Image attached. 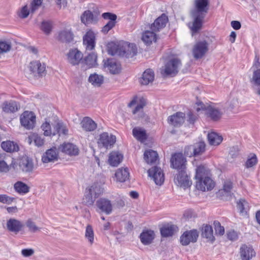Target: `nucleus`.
Masks as SVG:
<instances>
[{"mask_svg":"<svg viewBox=\"0 0 260 260\" xmlns=\"http://www.w3.org/2000/svg\"><path fill=\"white\" fill-rule=\"evenodd\" d=\"M1 146L5 151L8 152L17 151L19 150L18 145L10 141L2 142Z\"/></svg>","mask_w":260,"mask_h":260,"instance_id":"41","label":"nucleus"},{"mask_svg":"<svg viewBox=\"0 0 260 260\" xmlns=\"http://www.w3.org/2000/svg\"><path fill=\"white\" fill-rule=\"evenodd\" d=\"M83 42L87 50H92L93 49L95 44V36L94 33L91 30L88 31L83 37Z\"/></svg>","mask_w":260,"mask_h":260,"instance_id":"18","label":"nucleus"},{"mask_svg":"<svg viewBox=\"0 0 260 260\" xmlns=\"http://www.w3.org/2000/svg\"><path fill=\"white\" fill-rule=\"evenodd\" d=\"M41 128L44 131V135L45 136H50L53 135L50 123L47 120L42 124Z\"/></svg>","mask_w":260,"mask_h":260,"instance_id":"54","label":"nucleus"},{"mask_svg":"<svg viewBox=\"0 0 260 260\" xmlns=\"http://www.w3.org/2000/svg\"><path fill=\"white\" fill-rule=\"evenodd\" d=\"M30 71L35 77H42L46 74V66L44 63H41L39 61H33L29 64Z\"/></svg>","mask_w":260,"mask_h":260,"instance_id":"12","label":"nucleus"},{"mask_svg":"<svg viewBox=\"0 0 260 260\" xmlns=\"http://www.w3.org/2000/svg\"><path fill=\"white\" fill-rule=\"evenodd\" d=\"M149 176L151 177L156 184L161 185L165 180L164 174L160 168L155 166L148 171Z\"/></svg>","mask_w":260,"mask_h":260,"instance_id":"9","label":"nucleus"},{"mask_svg":"<svg viewBox=\"0 0 260 260\" xmlns=\"http://www.w3.org/2000/svg\"><path fill=\"white\" fill-rule=\"evenodd\" d=\"M97 55L95 53H91L85 57L83 61L88 68L95 67L97 64Z\"/></svg>","mask_w":260,"mask_h":260,"instance_id":"43","label":"nucleus"},{"mask_svg":"<svg viewBox=\"0 0 260 260\" xmlns=\"http://www.w3.org/2000/svg\"><path fill=\"white\" fill-rule=\"evenodd\" d=\"M61 151L69 155H77L79 153L78 147L72 143H63L61 146Z\"/></svg>","mask_w":260,"mask_h":260,"instance_id":"26","label":"nucleus"},{"mask_svg":"<svg viewBox=\"0 0 260 260\" xmlns=\"http://www.w3.org/2000/svg\"><path fill=\"white\" fill-rule=\"evenodd\" d=\"M175 183L180 187L186 188L190 186L191 181L185 170L179 171L174 178Z\"/></svg>","mask_w":260,"mask_h":260,"instance_id":"8","label":"nucleus"},{"mask_svg":"<svg viewBox=\"0 0 260 260\" xmlns=\"http://www.w3.org/2000/svg\"><path fill=\"white\" fill-rule=\"evenodd\" d=\"M116 142V137L114 135L109 134L104 132L99 136L98 143L100 146L108 148L109 146L111 147Z\"/></svg>","mask_w":260,"mask_h":260,"instance_id":"14","label":"nucleus"},{"mask_svg":"<svg viewBox=\"0 0 260 260\" xmlns=\"http://www.w3.org/2000/svg\"><path fill=\"white\" fill-rule=\"evenodd\" d=\"M214 225L215 228V233L216 235L222 236L224 233V228L222 226L220 222L218 221L214 222Z\"/></svg>","mask_w":260,"mask_h":260,"instance_id":"57","label":"nucleus"},{"mask_svg":"<svg viewBox=\"0 0 260 260\" xmlns=\"http://www.w3.org/2000/svg\"><path fill=\"white\" fill-rule=\"evenodd\" d=\"M227 237L231 241H235L238 239V234L234 230H231L227 232Z\"/></svg>","mask_w":260,"mask_h":260,"instance_id":"64","label":"nucleus"},{"mask_svg":"<svg viewBox=\"0 0 260 260\" xmlns=\"http://www.w3.org/2000/svg\"><path fill=\"white\" fill-rule=\"evenodd\" d=\"M97 207L103 212L107 214L111 213L112 210V206L111 201L105 198H101L96 202Z\"/></svg>","mask_w":260,"mask_h":260,"instance_id":"24","label":"nucleus"},{"mask_svg":"<svg viewBox=\"0 0 260 260\" xmlns=\"http://www.w3.org/2000/svg\"><path fill=\"white\" fill-rule=\"evenodd\" d=\"M156 35L153 31L146 30L142 36V40L147 45H150L153 42H156Z\"/></svg>","mask_w":260,"mask_h":260,"instance_id":"35","label":"nucleus"},{"mask_svg":"<svg viewBox=\"0 0 260 260\" xmlns=\"http://www.w3.org/2000/svg\"><path fill=\"white\" fill-rule=\"evenodd\" d=\"M91 189V194L92 196L98 198L104 191L103 188L98 183H94L85 189V191H89Z\"/></svg>","mask_w":260,"mask_h":260,"instance_id":"42","label":"nucleus"},{"mask_svg":"<svg viewBox=\"0 0 260 260\" xmlns=\"http://www.w3.org/2000/svg\"><path fill=\"white\" fill-rule=\"evenodd\" d=\"M248 207V203L244 199H240L237 202V208L241 213L246 212Z\"/></svg>","mask_w":260,"mask_h":260,"instance_id":"55","label":"nucleus"},{"mask_svg":"<svg viewBox=\"0 0 260 260\" xmlns=\"http://www.w3.org/2000/svg\"><path fill=\"white\" fill-rule=\"evenodd\" d=\"M54 128L55 129L56 132L53 133V135H55L56 134L63 135H67L68 133V129L66 125L61 122H58L55 125Z\"/></svg>","mask_w":260,"mask_h":260,"instance_id":"48","label":"nucleus"},{"mask_svg":"<svg viewBox=\"0 0 260 260\" xmlns=\"http://www.w3.org/2000/svg\"><path fill=\"white\" fill-rule=\"evenodd\" d=\"M208 50V44L206 41H201L196 43L192 49V54L194 58H202Z\"/></svg>","mask_w":260,"mask_h":260,"instance_id":"7","label":"nucleus"},{"mask_svg":"<svg viewBox=\"0 0 260 260\" xmlns=\"http://www.w3.org/2000/svg\"><path fill=\"white\" fill-rule=\"evenodd\" d=\"M197 111L199 112L201 110H206V115L212 120L217 121L221 117L222 113L218 109L211 106H206L202 102L197 103Z\"/></svg>","mask_w":260,"mask_h":260,"instance_id":"4","label":"nucleus"},{"mask_svg":"<svg viewBox=\"0 0 260 260\" xmlns=\"http://www.w3.org/2000/svg\"><path fill=\"white\" fill-rule=\"evenodd\" d=\"M123 155L118 152L113 151L109 154L108 161L113 167L117 166L122 161Z\"/></svg>","mask_w":260,"mask_h":260,"instance_id":"33","label":"nucleus"},{"mask_svg":"<svg viewBox=\"0 0 260 260\" xmlns=\"http://www.w3.org/2000/svg\"><path fill=\"white\" fill-rule=\"evenodd\" d=\"M155 237V234L152 230L143 231L140 235L141 242L145 245L151 244Z\"/></svg>","mask_w":260,"mask_h":260,"instance_id":"28","label":"nucleus"},{"mask_svg":"<svg viewBox=\"0 0 260 260\" xmlns=\"http://www.w3.org/2000/svg\"><path fill=\"white\" fill-rule=\"evenodd\" d=\"M7 226L9 231L17 234L23 227L22 223L15 219L11 218L7 221Z\"/></svg>","mask_w":260,"mask_h":260,"instance_id":"25","label":"nucleus"},{"mask_svg":"<svg viewBox=\"0 0 260 260\" xmlns=\"http://www.w3.org/2000/svg\"><path fill=\"white\" fill-rule=\"evenodd\" d=\"M26 225L28 228L29 231L32 233H35L40 230V228H38L31 219H28L26 222Z\"/></svg>","mask_w":260,"mask_h":260,"instance_id":"58","label":"nucleus"},{"mask_svg":"<svg viewBox=\"0 0 260 260\" xmlns=\"http://www.w3.org/2000/svg\"><path fill=\"white\" fill-rule=\"evenodd\" d=\"M222 188L219 190L218 195L221 197H232L234 193L233 190L234 188V183L233 180L231 178H227L223 181Z\"/></svg>","mask_w":260,"mask_h":260,"instance_id":"11","label":"nucleus"},{"mask_svg":"<svg viewBox=\"0 0 260 260\" xmlns=\"http://www.w3.org/2000/svg\"><path fill=\"white\" fill-rule=\"evenodd\" d=\"M34 166L32 159L27 156L22 157L20 160L19 167L24 172H31L34 169Z\"/></svg>","mask_w":260,"mask_h":260,"instance_id":"20","label":"nucleus"},{"mask_svg":"<svg viewBox=\"0 0 260 260\" xmlns=\"http://www.w3.org/2000/svg\"><path fill=\"white\" fill-rule=\"evenodd\" d=\"M85 237L88 241L89 244L92 245L94 243V235L92 227L90 224H88L86 226Z\"/></svg>","mask_w":260,"mask_h":260,"instance_id":"47","label":"nucleus"},{"mask_svg":"<svg viewBox=\"0 0 260 260\" xmlns=\"http://www.w3.org/2000/svg\"><path fill=\"white\" fill-rule=\"evenodd\" d=\"M90 192L91 190L89 191H85L84 196L83 199V203L87 206L92 205L97 198L96 197L92 196Z\"/></svg>","mask_w":260,"mask_h":260,"instance_id":"49","label":"nucleus"},{"mask_svg":"<svg viewBox=\"0 0 260 260\" xmlns=\"http://www.w3.org/2000/svg\"><path fill=\"white\" fill-rule=\"evenodd\" d=\"M208 170L203 166H199L196 169V178L198 179L207 176Z\"/></svg>","mask_w":260,"mask_h":260,"instance_id":"53","label":"nucleus"},{"mask_svg":"<svg viewBox=\"0 0 260 260\" xmlns=\"http://www.w3.org/2000/svg\"><path fill=\"white\" fill-rule=\"evenodd\" d=\"M133 135L136 139L141 142H144L147 138L145 130L140 127H135L133 129Z\"/></svg>","mask_w":260,"mask_h":260,"instance_id":"37","label":"nucleus"},{"mask_svg":"<svg viewBox=\"0 0 260 260\" xmlns=\"http://www.w3.org/2000/svg\"><path fill=\"white\" fill-rule=\"evenodd\" d=\"M250 82L255 86H260V68L253 70Z\"/></svg>","mask_w":260,"mask_h":260,"instance_id":"46","label":"nucleus"},{"mask_svg":"<svg viewBox=\"0 0 260 260\" xmlns=\"http://www.w3.org/2000/svg\"><path fill=\"white\" fill-rule=\"evenodd\" d=\"M209 0H195L194 10L191 13L194 19L191 27L193 32H196L201 28L203 20L209 10Z\"/></svg>","mask_w":260,"mask_h":260,"instance_id":"1","label":"nucleus"},{"mask_svg":"<svg viewBox=\"0 0 260 260\" xmlns=\"http://www.w3.org/2000/svg\"><path fill=\"white\" fill-rule=\"evenodd\" d=\"M20 123L27 129H32L35 126L36 115L31 111H24L20 116Z\"/></svg>","mask_w":260,"mask_h":260,"instance_id":"5","label":"nucleus"},{"mask_svg":"<svg viewBox=\"0 0 260 260\" xmlns=\"http://www.w3.org/2000/svg\"><path fill=\"white\" fill-rule=\"evenodd\" d=\"M185 114L181 112H178L168 118V123L174 127H180L184 122Z\"/></svg>","mask_w":260,"mask_h":260,"instance_id":"15","label":"nucleus"},{"mask_svg":"<svg viewBox=\"0 0 260 260\" xmlns=\"http://www.w3.org/2000/svg\"><path fill=\"white\" fill-rule=\"evenodd\" d=\"M198 236L199 234L196 230L186 231L180 237V243L182 245L187 246L190 242H196Z\"/></svg>","mask_w":260,"mask_h":260,"instance_id":"10","label":"nucleus"},{"mask_svg":"<svg viewBox=\"0 0 260 260\" xmlns=\"http://www.w3.org/2000/svg\"><path fill=\"white\" fill-rule=\"evenodd\" d=\"M205 144L203 142H200L193 145L196 156L203 153L205 150Z\"/></svg>","mask_w":260,"mask_h":260,"instance_id":"51","label":"nucleus"},{"mask_svg":"<svg viewBox=\"0 0 260 260\" xmlns=\"http://www.w3.org/2000/svg\"><path fill=\"white\" fill-rule=\"evenodd\" d=\"M117 181L124 182L129 179V173L127 168H119L115 173Z\"/></svg>","mask_w":260,"mask_h":260,"instance_id":"32","label":"nucleus"},{"mask_svg":"<svg viewBox=\"0 0 260 260\" xmlns=\"http://www.w3.org/2000/svg\"><path fill=\"white\" fill-rule=\"evenodd\" d=\"M208 140L210 145L217 146L222 142V137L215 132H211L208 135Z\"/></svg>","mask_w":260,"mask_h":260,"instance_id":"38","label":"nucleus"},{"mask_svg":"<svg viewBox=\"0 0 260 260\" xmlns=\"http://www.w3.org/2000/svg\"><path fill=\"white\" fill-rule=\"evenodd\" d=\"M177 227L173 224L164 225L160 229V233L162 237H168L172 236L177 231Z\"/></svg>","mask_w":260,"mask_h":260,"instance_id":"34","label":"nucleus"},{"mask_svg":"<svg viewBox=\"0 0 260 260\" xmlns=\"http://www.w3.org/2000/svg\"><path fill=\"white\" fill-rule=\"evenodd\" d=\"M196 187L202 191L210 190L214 187L213 181L209 177L205 176L197 179Z\"/></svg>","mask_w":260,"mask_h":260,"instance_id":"13","label":"nucleus"},{"mask_svg":"<svg viewBox=\"0 0 260 260\" xmlns=\"http://www.w3.org/2000/svg\"><path fill=\"white\" fill-rule=\"evenodd\" d=\"M88 81L94 86L99 87L104 82V77L102 75L94 73L90 75Z\"/></svg>","mask_w":260,"mask_h":260,"instance_id":"44","label":"nucleus"},{"mask_svg":"<svg viewBox=\"0 0 260 260\" xmlns=\"http://www.w3.org/2000/svg\"><path fill=\"white\" fill-rule=\"evenodd\" d=\"M41 28L45 34H50L52 29V22L50 21H43L42 22Z\"/></svg>","mask_w":260,"mask_h":260,"instance_id":"52","label":"nucleus"},{"mask_svg":"<svg viewBox=\"0 0 260 260\" xmlns=\"http://www.w3.org/2000/svg\"><path fill=\"white\" fill-rule=\"evenodd\" d=\"M58 39L62 42H70L73 39V35L70 30H63L59 32Z\"/></svg>","mask_w":260,"mask_h":260,"instance_id":"45","label":"nucleus"},{"mask_svg":"<svg viewBox=\"0 0 260 260\" xmlns=\"http://www.w3.org/2000/svg\"><path fill=\"white\" fill-rule=\"evenodd\" d=\"M185 154L188 157L196 156L194 154V148L193 145L187 146L184 150Z\"/></svg>","mask_w":260,"mask_h":260,"instance_id":"62","label":"nucleus"},{"mask_svg":"<svg viewBox=\"0 0 260 260\" xmlns=\"http://www.w3.org/2000/svg\"><path fill=\"white\" fill-rule=\"evenodd\" d=\"M58 154L55 148L48 150L42 156V160L44 163L53 162L57 160Z\"/></svg>","mask_w":260,"mask_h":260,"instance_id":"31","label":"nucleus"},{"mask_svg":"<svg viewBox=\"0 0 260 260\" xmlns=\"http://www.w3.org/2000/svg\"><path fill=\"white\" fill-rule=\"evenodd\" d=\"M202 236L211 242H213L215 240V238L213 236V229L211 225H205L203 226Z\"/></svg>","mask_w":260,"mask_h":260,"instance_id":"40","label":"nucleus"},{"mask_svg":"<svg viewBox=\"0 0 260 260\" xmlns=\"http://www.w3.org/2000/svg\"><path fill=\"white\" fill-rule=\"evenodd\" d=\"M83 58V54L77 49H71L67 54V60L73 66L79 63Z\"/></svg>","mask_w":260,"mask_h":260,"instance_id":"17","label":"nucleus"},{"mask_svg":"<svg viewBox=\"0 0 260 260\" xmlns=\"http://www.w3.org/2000/svg\"><path fill=\"white\" fill-rule=\"evenodd\" d=\"M154 79V73L150 69L145 70L139 78V82L141 85H147L151 84Z\"/></svg>","mask_w":260,"mask_h":260,"instance_id":"22","label":"nucleus"},{"mask_svg":"<svg viewBox=\"0 0 260 260\" xmlns=\"http://www.w3.org/2000/svg\"><path fill=\"white\" fill-rule=\"evenodd\" d=\"M29 13L30 11L28 10L27 6H25L21 9L19 16L22 18H25L28 16Z\"/></svg>","mask_w":260,"mask_h":260,"instance_id":"63","label":"nucleus"},{"mask_svg":"<svg viewBox=\"0 0 260 260\" xmlns=\"http://www.w3.org/2000/svg\"><path fill=\"white\" fill-rule=\"evenodd\" d=\"M19 108V105L14 101H5L2 105L3 110L6 113L15 112Z\"/></svg>","mask_w":260,"mask_h":260,"instance_id":"30","label":"nucleus"},{"mask_svg":"<svg viewBox=\"0 0 260 260\" xmlns=\"http://www.w3.org/2000/svg\"><path fill=\"white\" fill-rule=\"evenodd\" d=\"M257 162V157L255 154H252L251 157L248 158L246 163L245 167L247 168H249L255 166Z\"/></svg>","mask_w":260,"mask_h":260,"instance_id":"56","label":"nucleus"},{"mask_svg":"<svg viewBox=\"0 0 260 260\" xmlns=\"http://www.w3.org/2000/svg\"><path fill=\"white\" fill-rule=\"evenodd\" d=\"M168 21V18L166 15L162 14L160 17L157 18L151 25V30L155 32L159 31L166 26Z\"/></svg>","mask_w":260,"mask_h":260,"instance_id":"19","label":"nucleus"},{"mask_svg":"<svg viewBox=\"0 0 260 260\" xmlns=\"http://www.w3.org/2000/svg\"><path fill=\"white\" fill-rule=\"evenodd\" d=\"M14 200L15 198L6 194H0V202L3 204H10Z\"/></svg>","mask_w":260,"mask_h":260,"instance_id":"60","label":"nucleus"},{"mask_svg":"<svg viewBox=\"0 0 260 260\" xmlns=\"http://www.w3.org/2000/svg\"><path fill=\"white\" fill-rule=\"evenodd\" d=\"M109 54L112 55L125 56L126 58L132 57L137 53L136 45L133 43H124L116 44L114 43L109 44L108 46Z\"/></svg>","mask_w":260,"mask_h":260,"instance_id":"2","label":"nucleus"},{"mask_svg":"<svg viewBox=\"0 0 260 260\" xmlns=\"http://www.w3.org/2000/svg\"><path fill=\"white\" fill-rule=\"evenodd\" d=\"M255 255V252L251 247L245 244L241 246L240 255L242 260H250Z\"/></svg>","mask_w":260,"mask_h":260,"instance_id":"23","label":"nucleus"},{"mask_svg":"<svg viewBox=\"0 0 260 260\" xmlns=\"http://www.w3.org/2000/svg\"><path fill=\"white\" fill-rule=\"evenodd\" d=\"M11 47V43L9 41H0V54L9 52Z\"/></svg>","mask_w":260,"mask_h":260,"instance_id":"50","label":"nucleus"},{"mask_svg":"<svg viewBox=\"0 0 260 260\" xmlns=\"http://www.w3.org/2000/svg\"><path fill=\"white\" fill-rule=\"evenodd\" d=\"M186 158L181 153L174 154L171 158V166L179 171L185 170Z\"/></svg>","mask_w":260,"mask_h":260,"instance_id":"6","label":"nucleus"},{"mask_svg":"<svg viewBox=\"0 0 260 260\" xmlns=\"http://www.w3.org/2000/svg\"><path fill=\"white\" fill-rule=\"evenodd\" d=\"M98 18L96 14L93 13L89 10H86L81 16V22L85 25L94 24L98 21Z\"/></svg>","mask_w":260,"mask_h":260,"instance_id":"21","label":"nucleus"},{"mask_svg":"<svg viewBox=\"0 0 260 260\" xmlns=\"http://www.w3.org/2000/svg\"><path fill=\"white\" fill-rule=\"evenodd\" d=\"M146 105V102L144 99H141L140 100L139 103L137 104V106L135 107L134 110L133 111V113L134 114H136L138 111L142 110L144 107Z\"/></svg>","mask_w":260,"mask_h":260,"instance_id":"61","label":"nucleus"},{"mask_svg":"<svg viewBox=\"0 0 260 260\" xmlns=\"http://www.w3.org/2000/svg\"><path fill=\"white\" fill-rule=\"evenodd\" d=\"M80 124L83 129L86 132L93 131L97 127L96 123L89 117H84Z\"/></svg>","mask_w":260,"mask_h":260,"instance_id":"27","label":"nucleus"},{"mask_svg":"<svg viewBox=\"0 0 260 260\" xmlns=\"http://www.w3.org/2000/svg\"><path fill=\"white\" fill-rule=\"evenodd\" d=\"M104 66L108 68L112 74H118L121 70L120 64L113 59H107L105 62Z\"/></svg>","mask_w":260,"mask_h":260,"instance_id":"29","label":"nucleus"},{"mask_svg":"<svg viewBox=\"0 0 260 260\" xmlns=\"http://www.w3.org/2000/svg\"><path fill=\"white\" fill-rule=\"evenodd\" d=\"M43 0H34L30 4V13H34L41 6Z\"/></svg>","mask_w":260,"mask_h":260,"instance_id":"59","label":"nucleus"},{"mask_svg":"<svg viewBox=\"0 0 260 260\" xmlns=\"http://www.w3.org/2000/svg\"><path fill=\"white\" fill-rule=\"evenodd\" d=\"M181 65V61L178 58H172L168 61L163 69H161V73L166 76H175L178 72Z\"/></svg>","mask_w":260,"mask_h":260,"instance_id":"3","label":"nucleus"},{"mask_svg":"<svg viewBox=\"0 0 260 260\" xmlns=\"http://www.w3.org/2000/svg\"><path fill=\"white\" fill-rule=\"evenodd\" d=\"M15 190L20 194H26L29 191L30 187L21 181H17L14 185Z\"/></svg>","mask_w":260,"mask_h":260,"instance_id":"39","label":"nucleus"},{"mask_svg":"<svg viewBox=\"0 0 260 260\" xmlns=\"http://www.w3.org/2000/svg\"><path fill=\"white\" fill-rule=\"evenodd\" d=\"M158 157L156 151L149 149L146 150L144 154V159L147 164H153L156 162Z\"/></svg>","mask_w":260,"mask_h":260,"instance_id":"36","label":"nucleus"},{"mask_svg":"<svg viewBox=\"0 0 260 260\" xmlns=\"http://www.w3.org/2000/svg\"><path fill=\"white\" fill-rule=\"evenodd\" d=\"M102 17L105 19L109 20V21L103 27L102 30L103 32L107 34L110 29L115 26L117 16L114 14L106 12L102 14Z\"/></svg>","mask_w":260,"mask_h":260,"instance_id":"16","label":"nucleus"}]
</instances>
